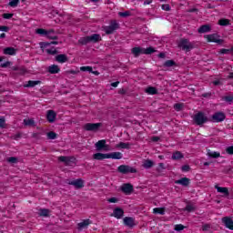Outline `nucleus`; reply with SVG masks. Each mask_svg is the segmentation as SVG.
<instances>
[{"label":"nucleus","mask_w":233,"mask_h":233,"mask_svg":"<svg viewBox=\"0 0 233 233\" xmlns=\"http://www.w3.org/2000/svg\"><path fill=\"white\" fill-rule=\"evenodd\" d=\"M194 121L196 125H205V123H208V116H207V114L203 112H198L195 115Z\"/></svg>","instance_id":"nucleus-1"},{"label":"nucleus","mask_w":233,"mask_h":233,"mask_svg":"<svg viewBox=\"0 0 233 233\" xmlns=\"http://www.w3.org/2000/svg\"><path fill=\"white\" fill-rule=\"evenodd\" d=\"M179 48H182V50H185L187 52H190V50H193L194 44H192L188 39L182 38L178 44Z\"/></svg>","instance_id":"nucleus-2"},{"label":"nucleus","mask_w":233,"mask_h":233,"mask_svg":"<svg viewBox=\"0 0 233 233\" xmlns=\"http://www.w3.org/2000/svg\"><path fill=\"white\" fill-rule=\"evenodd\" d=\"M120 174H136L137 170L130 166L121 165L117 167Z\"/></svg>","instance_id":"nucleus-3"},{"label":"nucleus","mask_w":233,"mask_h":233,"mask_svg":"<svg viewBox=\"0 0 233 233\" xmlns=\"http://www.w3.org/2000/svg\"><path fill=\"white\" fill-rule=\"evenodd\" d=\"M101 128V123H86L84 125V130L87 132H97Z\"/></svg>","instance_id":"nucleus-4"},{"label":"nucleus","mask_w":233,"mask_h":233,"mask_svg":"<svg viewBox=\"0 0 233 233\" xmlns=\"http://www.w3.org/2000/svg\"><path fill=\"white\" fill-rule=\"evenodd\" d=\"M119 28V24L116 21H111L110 25L108 26L104 27V32L107 35H110L113 32H116Z\"/></svg>","instance_id":"nucleus-5"},{"label":"nucleus","mask_w":233,"mask_h":233,"mask_svg":"<svg viewBox=\"0 0 233 233\" xmlns=\"http://www.w3.org/2000/svg\"><path fill=\"white\" fill-rule=\"evenodd\" d=\"M96 148L98 152H101V150H105L106 152H108L110 150V147L106 145V140H99L95 144Z\"/></svg>","instance_id":"nucleus-6"},{"label":"nucleus","mask_w":233,"mask_h":233,"mask_svg":"<svg viewBox=\"0 0 233 233\" xmlns=\"http://www.w3.org/2000/svg\"><path fill=\"white\" fill-rule=\"evenodd\" d=\"M226 117L227 116L225 115V113L217 112L211 116V121H213V123H221L225 121Z\"/></svg>","instance_id":"nucleus-7"},{"label":"nucleus","mask_w":233,"mask_h":233,"mask_svg":"<svg viewBox=\"0 0 233 233\" xmlns=\"http://www.w3.org/2000/svg\"><path fill=\"white\" fill-rule=\"evenodd\" d=\"M208 43H218V45H221L223 43V40L219 38V36L216 34L213 35H205Z\"/></svg>","instance_id":"nucleus-8"},{"label":"nucleus","mask_w":233,"mask_h":233,"mask_svg":"<svg viewBox=\"0 0 233 233\" xmlns=\"http://www.w3.org/2000/svg\"><path fill=\"white\" fill-rule=\"evenodd\" d=\"M58 161L65 164L66 167H70L72 165V163H74V157L61 156L58 157Z\"/></svg>","instance_id":"nucleus-9"},{"label":"nucleus","mask_w":233,"mask_h":233,"mask_svg":"<svg viewBox=\"0 0 233 233\" xmlns=\"http://www.w3.org/2000/svg\"><path fill=\"white\" fill-rule=\"evenodd\" d=\"M123 221L124 225L126 227H128L129 228H133V227H136V220L134 219V218L126 217L124 218Z\"/></svg>","instance_id":"nucleus-10"},{"label":"nucleus","mask_w":233,"mask_h":233,"mask_svg":"<svg viewBox=\"0 0 233 233\" xmlns=\"http://www.w3.org/2000/svg\"><path fill=\"white\" fill-rule=\"evenodd\" d=\"M215 188L217 192H218L219 194H223V198H228V196H230V193L228 192V187H223L216 185Z\"/></svg>","instance_id":"nucleus-11"},{"label":"nucleus","mask_w":233,"mask_h":233,"mask_svg":"<svg viewBox=\"0 0 233 233\" xmlns=\"http://www.w3.org/2000/svg\"><path fill=\"white\" fill-rule=\"evenodd\" d=\"M68 185H72L76 188H83V187H85V181H83L81 178H78L76 180L69 181Z\"/></svg>","instance_id":"nucleus-12"},{"label":"nucleus","mask_w":233,"mask_h":233,"mask_svg":"<svg viewBox=\"0 0 233 233\" xmlns=\"http://www.w3.org/2000/svg\"><path fill=\"white\" fill-rule=\"evenodd\" d=\"M222 223L225 225L226 228L229 230H233V220L228 217H224L222 218Z\"/></svg>","instance_id":"nucleus-13"},{"label":"nucleus","mask_w":233,"mask_h":233,"mask_svg":"<svg viewBox=\"0 0 233 233\" xmlns=\"http://www.w3.org/2000/svg\"><path fill=\"white\" fill-rule=\"evenodd\" d=\"M121 190L124 194H132V192H134V186L131 184H124L121 187Z\"/></svg>","instance_id":"nucleus-14"},{"label":"nucleus","mask_w":233,"mask_h":233,"mask_svg":"<svg viewBox=\"0 0 233 233\" xmlns=\"http://www.w3.org/2000/svg\"><path fill=\"white\" fill-rule=\"evenodd\" d=\"M88 225H92V220L90 219H84L82 222L77 224L78 230H83L85 228H88Z\"/></svg>","instance_id":"nucleus-15"},{"label":"nucleus","mask_w":233,"mask_h":233,"mask_svg":"<svg viewBox=\"0 0 233 233\" xmlns=\"http://www.w3.org/2000/svg\"><path fill=\"white\" fill-rule=\"evenodd\" d=\"M56 116H57V114H56V111L54 110L47 111L46 119L49 123H54L56 121Z\"/></svg>","instance_id":"nucleus-16"},{"label":"nucleus","mask_w":233,"mask_h":233,"mask_svg":"<svg viewBox=\"0 0 233 233\" xmlns=\"http://www.w3.org/2000/svg\"><path fill=\"white\" fill-rule=\"evenodd\" d=\"M176 185H181L182 187H188L190 185V178L188 177H182L178 180L175 181Z\"/></svg>","instance_id":"nucleus-17"},{"label":"nucleus","mask_w":233,"mask_h":233,"mask_svg":"<svg viewBox=\"0 0 233 233\" xmlns=\"http://www.w3.org/2000/svg\"><path fill=\"white\" fill-rule=\"evenodd\" d=\"M123 154L121 152H113L107 154V159H122Z\"/></svg>","instance_id":"nucleus-18"},{"label":"nucleus","mask_w":233,"mask_h":233,"mask_svg":"<svg viewBox=\"0 0 233 233\" xmlns=\"http://www.w3.org/2000/svg\"><path fill=\"white\" fill-rule=\"evenodd\" d=\"M93 159H96V161H103V159H108V154L96 153L93 155Z\"/></svg>","instance_id":"nucleus-19"},{"label":"nucleus","mask_w":233,"mask_h":233,"mask_svg":"<svg viewBox=\"0 0 233 233\" xmlns=\"http://www.w3.org/2000/svg\"><path fill=\"white\" fill-rule=\"evenodd\" d=\"M123 214H125V211L120 208H116L113 211V216L114 218H116V219H121V218H123Z\"/></svg>","instance_id":"nucleus-20"},{"label":"nucleus","mask_w":233,"mask_h":233,"mask_svg":"<svg viewBox=\"0 0 233 233\" xmlns=\"http://www.w3.org/2000/svg\"><path fill=\"white\" fill-rule=\"evenodd\" d=\"M36 85H41V81L36 80H29L25 85H24L25 88H34Z\"/></svg>","instance_id":"nucleus-21"},{"label":"nucleus","mask_w":233,"mask_h":233,"mask_svg":"<svg viewBox=\"0 0 233 233\" xmlns=\"http://www.w3.org/2000/svg\"><path fill=\"white\" fill-rule=\"evenodd\" d=\"M87 37L89 38V43H98V41H101V35L97 34L91 35Z\"/></svg>","instance_id":"nucleus-22"},{"label":"nucleus","mask_w":233,"mask_h":233,"mask_svg":"<svg viewBox=\"0 0 233 233\" xmlns=\"http://www.w3.org/2000/svg\"><path fill=\"white\" fill-rule=\"evenodd\" d=\"M56 61H57V63H66V61H68V57L66 55H57L56 56Z\"/></svg>","instance_id":"nucleus-23"},{"label":"nucleus","mask_w":233,"mask_h":233,"mask_svg":"<svg viewBox=\"0 0 233 233\" xmlns=\"http://www.w3.org/2000/svg\"><path fill=\"white\" fill-rule=\"evenodd\" d=\"M145 92L149 96H156V94H157V88L154 86H148L147 88H146Z\"/></svg>","instance_id":"nucleus-24"},{"label":"nucleus","mask_w":233,"mask_h":233,"mask_svg":"<svg viewBox=\"0 0 233 233\" xmlns=\"http://www.w3.org/2000/svg\"><path fill=\"white\" fill-rule=\"evenodd\" d=\"M132 54L134 55L135 57H139V56H141V54H143V48L141 47H134L131 50Z\"/></svg>","instance_id":"nucleus-25"},{"label":"nucleus","mask_w":233,"mask_h":233,"mask_svg":"<svg viewBox=\"0 0 233 233\" xmlns=\"http://www.w3.org/2000/svg\"><path fill=\"white\" fill-rule=\"evenodd\" d=\"M46 36L47 39H53V40L57 39V34L56 33L55 30L47 31V35Z\"/></svg>","instance_id":"nucleus-26"},{"label":"nucleus","mask_w":233,"mask_h":233,"mask_svg":"<svg viewBox=\"0 0 233 233\" xmlns=\"http://www.w3.org/2000/svg\"><path fill=\"white\" fill-rule=\"evenodd\" d=\"M4 54L5 56H15V48L6 47V48L4 49Z\"/></svg>","instance_id":"nucleus-27"},{"label":"nucleus","mask_w":233,"mask_h":233,"mask_svg":"<svg viewBox=\"0 0 233 233\" xmlns=\"http://www.w3.org/2000/svg\"><path fill=\"white\" fill-rule=\"evenodd\" d=\"M38 215L42 218H48V216H50V210L46 208H41L38 211Z\"/></svg>","instance_id":"nucleus-28"},{"label":"nucleus","mask_w":233,"mask_h":233,"mask_svg":"<svg viewBox=\"0 0 233 233\" xmlns=\"http://www.w3.org/2000/svg\"><path fill=\"white\" fill-rule=\"evenodd\" d=\"M207 32H210V25H204L198 28V34H207Z\"/></svg>","instance_id":"nucleus-29"},{"label":"nucleus","mask_w":233,"mask_h":233,"mask_svg":"<svg viewBox=\"0 0 233 233\" xmlns=\"http://www.w3.org/2000/svg\"><path fill=\"white\" fill-rule=\"evenodd\" d=\"M208 157H212L213 159H218V157H221V154L216 151H208Z\"/></svg>","instance_id":"nucleus-30"},{"label":"nucleus","mask_w":233,"mask_h":233,"mask_svg":"<svg viewBox=\"0 0 233 233\" xmlns=\"http://www.w3.org/2000/svg\"><path fill=\"white\" fill-rule=\"evenodd\" d=\"M59 66L56 65H53L48 67L49 74H59Z\"/></svg>","instance_id":"nucleus-31"},{"label":"nucleus","mask_w":233,"mask_h":233,"mask_svg":"<svg viewBox=\"0 0 233 233\" xmlns=\"http://www.w3.org/2000/svg\"><path fill=\"white\" fill-rule=\"evenodd\" d=\"M142 167L144 168H152L154 167V161H152L150 159H147L144 161Z\"/></svg>","instance_id":"nucleus-32"},{"label":"nucleus","mask_w":233,"mask_h":233,"mask_svg":"<svg viewBox=\"0 0 233 233\" xmlns=\"http://www.w3.org/2000/svg\"><path fill=\"white\" fill-rule=\"evenodd\" d=\"M154 214H160V216H165V208H155L153 209Z\"/></svg>","instance_id":"nucleus-33"},{"label":"nucleus","mask_w":233,"mask_h":233,"mask_svg":"<svg viewBox=\"0 0 233 233\" xmlns=\"http://www.w3.org/2000/svg\"><path fill=\"white\" fill-rule=\"evenodd\" d=\"M171 159L177 160V159H183V154L181 152L177 151L173 153Z\"/></svg>","instance_id":"nucleus-34"},{"label":"nucleus","mask_w":233,"mask_h":233,"mask_svg":"<svg viewBox=\"0 0 233 233\" xmlns=\"http://www.w3.org/2000/svg\"><path fill=\"white\" fill-rule=\"evenodd\" d=\"M154 52H156V49H154V47L150 46L147 48H143V54H145L146 56H149L150 54H154Z\"/></svg>","instance_id":"nucleus-35"},{"label":"nucleus","mask_w":233,"mask_h":233,"mask_svg":"<svg viewBox=\"0 0 233 233\" xmlns=\"http://www.w3.org/2000/svg\"><path fill=\"white\" fill-rule=\"evenodd\" d=\"M184 210H186L187 212H194V210H196V206L194 204L188 203Z\"/></svg>","instance_id":"nucleus-36"},{"label":"nucleus","mask_w":233,"mask_h":233,"mask_svg":"<svg viewBox=\"0 0 233 233\" xmlns=\"http://www.w3.org/2000/svg\"><path fill=\"white\" fill-rule=\"evenodd\" d=\"M116 148H130V144L129 143H125V142H120L119 144L116 145Z\"/></svg>","instance_id":"nucleus-37"},{"label":"nucleus","mask_w":233,"mask_h":233,"mask_svg":"<svg viewBox=\"0 0 233 233\" xmlns=\"http://www.w3.org/2000/svg\"><path fill=\"white\" fill-rule=\"evenodd\" d=\"M24 125H25V127H34L35 121H34V119H24Z\"/></svg>","instance_id":"nucleus-38"},{"label":"nucleus","mask_w":233,"mask_h":233,"mask_svg":"<svg viewBox=\"0 0 233 233\" xmlns=\"http://www.w3.org/2000/svg\"><path fill=\"white\" fill-rule=\"evenodd\" d=\"M78 43L80 45H88V43H90V40L88 38V36H85V37H81L79 40H78Z\"/></svg>","instance_id":"nucleus-39"},{"label":"nucleus","mask_w":233,"mask_h":233,"mask_svg":"<svg viewBox=\"0 0 233 233\" xmlns=\"http://www.w3.org/2000/svg\"><path fill=\"white\" fill-rule=\"evenodd\" d=\"M218 25H220V26H228V25H230V21H228V19H220Z\"/></svg>","instance_id":"nucleus-40"},{"label":"nucleus","mask_w":233,"mask_h":233,"mask_svg":"<svg viewBox=\"0 0 233 233\" xmlns=\"http://www.w3.org/2000/svg\"><path fill=\"white\" fill-rule=\"evenodd\" d=\"M46 52L47 54H49L50 56H56V54H57V50L54 47L49 48V49H46Z\"/></svg>","instance_id":"nucleus-41"},{"label":"nucleus","mask_w":233,"mask_h":233,"mask_svg":"<svg viewBox=\"0 0 233 233\" xmlns=\"http://www.w3.org/2000/svg\"><path fill=\"white\" fill-rule=\"evenodd\" d=\"M183 106H184V105L181 103H177V104L174 105V108H175V110H177V112L183 110Z\"/></svg>","instance_id":"nucleus-42"},{"label":"nucleus","mask_w":233,"mask_h":233,"mask_svg":"<svg viewBox=\"0 0 233 233\" xmlns=\"http://www.w3.org/2000/svg\"><path fill=\"white\" fill-rule=\"evenodd\" d=\"M118 15L120 17H128L131 15V13H130V11L119 12Z\"/></svg>","instance_id":"nucleus-43"},{"label":"nucleus","mask_w":233,"mask_h":233,"mask_svg":"<svg viewBox=\"0 0 233 233\" xmlns=\"http://www.w3.org/2000/svg\"><path fill=\"white\" fill-rule=\"evenodd\" d=\"M47 137L48 139H56L57 137V134H56V132H48L47 133Z\"/></svg>","instance_id":"nucleus-44"},{"label":"nucleus","mask_w":233,"mask_h":233,"mask_svg":"<svg viewBox=\"0 0 233 233\" xmlns=\"http://www.w3.org/2000/svg\"><path fill=\"white\" fill-rule=\"evenodd\" d=\"M223 100L230 105V103H233V96H226L223 97Z\"/></svg>","instance_id":"nucleus-45"},{"label":"nucleus","mask_w":233,"mask_h":233,"mask_svg":"<svg viewBox=\"0 0 233 233\" xmlns=\"http://www.w3.org/2000/svg\"><path fill=\"white\" fill-rule=\"evenodd\" d=\"M17 5H19V0H11L9 2V6H11L12 8H15Z\"/></svg>","instance_id":"nucleus-46"},{"label":"nucleus","mask_w":233,"mask_h":233,"mask_svg":"<svg viewBox=\"0 0 233 233\" xmlns=\"http://www.w3.org/2000/svg\"><path fill=\"white\" fill-rule=\"evenodd\" d=\"M47 32H48V31L43 29V28H38V29H36V34H39L40 35H47Z\"/></svg>","instance_id":"nucleus-47"},{"label":"nucleus","mask_w":233,"mask_h":233,"mask_svg":"<svg viewBox=\"0 0 233 233\" xmlns=\"http://www.w3.org/2000/svg\"><path fill=\"white\" fill-rule=\"evenodd\" d=\"M175 230H176L177 232H179V231H181V230H185V226H183L182 224H177V225L175 226Z\"/></svg>","instance_id":"nucleus-48"},{"label":"nucleus","mask_w":233,"mask_h":233,"mask_svg":"<svg viewBox=\"0 0 233 233\" xmlns=\"http://www.w3.org/2000/svg\"><path fill=\"white\" fill-rule=\"evenodd\" d=\"M80 70H81V72H90V73H92V66H81Z\"/></svg>","instance_id":"nucleus-49"},{"label":"nucleus","mask_w":233,"mask_h":233,"mask_svg":"<svg viewBox=\"0 0 233 233\" xmlns=\"http://www.w3.org/2000/svg\"><path fill=\"white\" fill-rule=\"evenodd\" d=\"M165 66L170 67V66H174V65H176V62H174V60H167L165 62Z\"/></svg>","instance_id":"nucleus-50"},{"label":"nucleus","mask_w":233,"mask_h":233,"mask_svg":"<svg viewBox=\"0 0 233 233\" xmlns=\"http://www.w3.org/2000/svg\"><path fill=\"white\" fill-rule=\"evenodd\" d=\"M7 162L11 163V164H15V163H17V157H10L7 158Z\"/></svg>","instance_id":"nucleus-51"},{"label":"nucleus","mask_w":233,"mask_h":233,"mask_svg":"<svg viewBox=\"0 0 233 233\" xmlns=\"http://www.w3.org/2000/svg\"><path fill=\"white\" fill-rule=\"evenodd\" d=\"M182 172H190V166L185 165L181 167Z\"/></svg>","instance_id":"nucleus-52"},{"label":"nucleus","mask_w":233,"mask_h":233,"mask_svg":"<svg viewBox=\"0 0 233 233\" xmlns=\"http://www.w3.org/2000/svg\"><path fill=\"white\" fill-rule=\"evenodd\" d=\"M202 230H203V232H207V231L210 230V225L209 224L203 225Z\"/></svg>","instance_id":"nucleus-53"},{"label":"nucleus","mask_w":233,"mask_h":233,"mask_svg":"<svg viewBox=\"0 0 233 233\" xmlns=\"http://www.w3.org/2000/svg\"><path fill=\"white\" fill-rule=\"evenodd\" d=\"M8 30H10V27H8L6 25L0 26V32H8Z\"/></svg>","instance_id":"nucleus-54"},{"label":"nucleus","mask_w":233,"mask_h":233,"mask_svg":"<svg viewBox=\"0 0 233 233\" xmlns=\"http://www.w3.org/2000/svg\"><path fill=\"white\" fill-rule=\"evenodd\" d=\"M3 17L4 19H12V17H14V14H4Z\"/></svg>","instance_id":"nucleus-55"},{"label":"nucleus","mask_w":233,"mask_h":233,"mask_svg":"<svg viewBox=\"0 0 233 233\" xmlns=\"http://www.w3.org/2000/svg\"><path fill=\"white\" fill-rule=\"evenodd\" d=\"M162 10L166 12H170V5H162Z\"/></svg>","instance_id":"nucleus-56"},{"label":"nucleus","mask_w":233,"mask_h":233,"mask_svg":"<svg viewBox=\"0 0 233 233\" xmlns=\"http://www.w3.org/2000/svg\"><path fill=\"white\" fill-rule=\"evenodd\" d=\"M5 117L0 118V128H5Z\"/></svg>","instance_id":"nucleus-57"},{"label":"nucleus","mask_w":233,"mask_h":233,"mask_svg":"<svg viewBox=\"0 0 233 233\" xmlns=\"http://www.w3.org/2000/svg\"><path fill=\"white\" fill-rule=\"evenodd\" d=\"M20 137H21L20 133H17V134L12 136V139H15V141H17V139H20Z\"/></svg>","instance_id":"nucleus-58"},{"label":"nucleus","mask_w":233,"mask_h":233,"mask_svg":"<svg viewBox=\"0 0 233 233\" xmlns=\"http://www.w3.org/2000/svg\"><path fill=\"white\" fill-rule=\"evenodd\" d=\"M226 152L228 154L232 155L233 154V146L227 147Z\"/></svg>","instance_id":"nucleus-59"},{"label":"nucleus","mask_w":233,"mask_h":233,"mask_svg":"<svg viewBox=\"0 0 233 233\" xmlns=\"http://www.w3.org/2000/svg\"><path fill=\"white\" fill-rule=\"evenodd\" d=\"M220 54H230V49L222 48L220 49Z\"/></svg>","instance_id":"nucleus-60"},{"label":"nucleus","mask_w":233,"mask_h":233,"mask_svg":"<svg viewBox=\"0 0 233 233\" xmlns=\"http://www.w3.org/2000/svg\"><path fill=\"white\" fill-rule=\"evenodd\" d=\"M59 44V42H57V41H53V42H51V43H45L44 44V46H50V45H58Z\"/></svg>","instance_id":"nucleus-61"},{"label":"nucleus","mask_w":233,"mask_h":233,"mask_svg":"<svg viewBox=\"0 0 233 233\" xmlns=\"http://www.w3.org/2000/svg\"><path fill=\"white\" fill-rule=\"evenodd\" d=\"M108 203H117V198H111L107 199Z\"/></svg>","instance_id":"nucleus-62"},{"label":"nucleus","mask_w":233,"mask_h":233,"mask_svg":"<svg viewBox=\"0 0 233 233\" xmlns=\"http://www.w3.org/2000/svg\"><path fill=\"white\" fill-rule=\"evenodd\" d=\"M2 68H6V66H10V62H5L1 65Z\"/></svg>","instance_id":"nucleus-63"},{"label":"nucleus","mask_w":233,"mask_h":233,"mask_svg":"<svg viewBox=\"0 0 233 233\" xmlns=\"http://www.w3.org/2000/svg\"><path fill=\"white\" fill-rule=\"evenodd\" d=\"M152 141H154L155 143H157V141H159V137H153L152 138Z\"/></svg>","instance_id":"nucleus-64"}]
</instances>
